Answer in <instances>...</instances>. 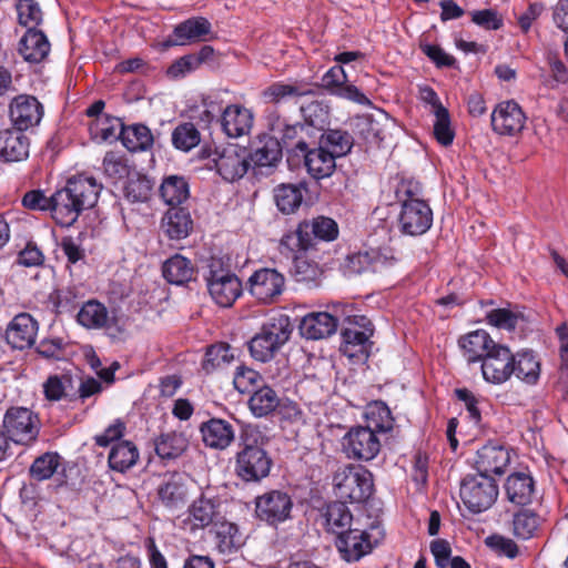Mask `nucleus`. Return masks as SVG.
<instances>
[{
  "label": "nucleus",
  "mask_w": 568,
  "mask_h": 568,
  "mask_svg": "<svg viewBox=\"0 0 568 568\" xmlns=\"http://www.w3.org/2000/svg\"><path fill=\"white\" fill-rule=\"evenodd\" d=\"M102 186L92 176L77 175L52 194L51 215L61 226H71L84 210L95 205Z\"/></svg>",
  "instance_id": "obj_1"
},
{
  "label": "nucleus",
  "mask_w": 568,
  "mask_h": 568,
  "mask_svg": "<svg viewBox=\"0 0 568 568\" xmlns=\"http://www.w3.org/2000/svg\"><path fill=\"white\" fill-rule=\"evenodd\" d=\"M243 449L237 453L235 471L245 481H260L268 476L272 459L263 448L268 438L260 428H243Z\"/></svg>",
  "instance_id": "obj_2"
},
{
  "label": "nucleus",
  "mask_w": 568,
  "mask_h": 568,
  "mask_svg": "<svg viewBox=\"0 0 568 568\" xmlns=\"http://www.w3.org/2000/svg\"><path fill=\"white\" fill-rule=\"evenodd\" d=\"M292 325L285 314H275L267 318L260 332L248 343L252 357L258 362H267L290 339Z\"/></svg>",
  "instance_id": "obj_3"
},
{
  "label": "nucleus",
  "mask_w": 568,
  "mask_h": 568,
  "mask_svg": "<svg viewBox=\"0 0 568 568\" xmlns=\"http://www.w3.org/2000/svg\"><path fill=\"white\" fill-rule=\"evenodd\" d=\"M335 495L351 503H365L374 491L373 474L363 466L348 465L333 477Z\"/></svg>",
  "instance_id": "obj_4"
},
{
  "label": "nucleus",
  "mask_w": 568,
  "mask_h": 568,
  "mask_svg": "<svg viewBox=\"0 0 568 568\" xmlns=\"http://www.w3.org/2000/svg\"><path fill=\"white\" fill-rule=\"evenodd\" d=\"M459 494L470 513L480 514L496 503L499 489L491 476L468 474L462 480Z\"/></svg>",
  "instance_id": "obj_5"
},
{
  "label": "nucleus",
  "mask_w": 568,
  "mask_h": 568,
  "mask_svg": "<svg viewBox=\"0 0 568 568\" xmlns=\"http://www.w3.org/2000/svg\"><path fill=\"white\" fill-rule=\"evenodd\" d=\"M402 193L407 195L403 200L402 210L399 213V227L400 231L410 236H417L426 233L433 223V211L429 205L414 196V191L407 189L405 184L397 191V195Z\"/></svg>",
  "instance_id": "obj_6"
},
{
  "label": "nucleus",
  "mask_w": 568,
  "mask_h": 568,
  "mask_svg": "<svg viewBox=\"0 0 568 568\" xmlns=\"http://www.w3.org/2000/svg\"><path fill=\"white\" fill-rule=\"evenodd\" d=\"M120 428H105L102 435L95 436V444L100 447L111 446L108 463L112 470L125 473L136 465L140 453L136 445L122 438Z\"/></svg>",
  "instance_id": "obj_7"
},
{
  "label": "nucleus",
  "mask_w": 568,
  "mask_h": 568,
  "mask_svg": "<svg viewBox=\"0 0 568 568\" xmlns=\"http://www.w3.org/2000/svg\"><path fill=\"white\" fill-rule=\"evenodd\" d=\"M206 158L227 182L243 178L248 169V154L244 148L236 144L215 146L209 150Z\"/></svg>",
  "instance_id": "obj_8"
},
{
  "label": "nucleus",
  "mask_w": 568,
  "mask_h": 568,
  "mask_svg": "<svg viewBox=\"0 0 568 568\" xmlns=\"http://www.w3.org/2000/svg\"><path fill=\"white\" fill-rule=\"evenodd\" d=\"M84 486L83 469L75 462L65 460L48 485V490L58 501L72 503L79 499Z\"/></svg>",
  "instance_id": "obj_9"
},
{
  "label": "nucleus",
  "mask_w": 568,
  "mask_h": 568,
  "mask_svg": "<svg viewBox=\"0 0 568 568\" xmlns=\"http://www.w3.org/2000/svg\"><path fill=\"white\" fill-rule=\"evenodd\" d=\"M293 499L287 491L268 490L255 498V516L268 526L277 527L291 518Z\"/></svg>",
  "instance_id": "obj_10"
},
{
  "label": "nucleus",
  "mask_w": 568,
  "mask_h": 568,
  "mask_svg": "<svg viewBox=\"0 0 568 568\" xmlns=\"http://www.w3.org/2000/svg\"><path fill=\"white\" fill-rule=\"evenodd\" d=\"M77 320L85 328L106 329L109 336L114 339H125L128 337L124 325L112 317L108 308L95 300L88 301L81 306Z\"/></svg>",
  "instance_id": "obj_11"
},
{
  "label": "nucleus",
  "mask_w": 568,
  "mask_h": 568,
  "mask_svg": "<svg viewBox=\"0 0 568 568\" xmlns=\"http://www.w3.org/2000/svg\"><path fill=\"white\" fill-rule=\"evenodd\" d=\"M247 288L257 302L272 304L285 290V276L276 268L262 267L248 277Z\"/></svg>",
  "instance_id": "obj_12"
},
{
  "label": "nucleus",
  "mask_w": 568,
  "mask_h": 568,
  "mask_svg": "<svg viewBox=\"0 0 568 568\" xmlns=\"http://www.w3.org/2000/svg\"><path fill=\"white\" fill-rule=\"evenodd\" d=\"M393 428H349L344 437V450L349 458L369 462L381 450L377 433H388Z\"/></svg>",
  "instance_id": "obj_13"
},
{
  "label": "nucleus",
  "mask_w": 568,
  "mask_h": 568,
  "mask_svg": "<svg viewBox=\"0 0 568 568\" xmlns=\"http://www.w3.org/2000/svg\"><path fill=\"white\" fill-rule=\"evenodd\" d=\"M480 363L487 383L500 385L513 376L514 353L507 345L497 343Z\"/></svg>",
  "instance_id": "obj_14"
},
{
  "label": "nucleus",
  "mask_w": 568,
  "mask_h": 568,
  "mask_svg": "<svg viewBox=\"0 0 568 568\" xmlns=\"http://www.w3.org/2000/svg\"><path fill=\"white\" fill-rule=\"evenodd\" d=\"M493 131L499 135L515 136L526 124V114L514 100L498 103L491 112Z\"/></svg>",
  "instance_id": "obj_15"
},
{
  "label": "nucleus",
  "mask_w": 568,
  "mask_h": 568,
  "mask_svg": "<svg viewBox=\"0 0 568 568\" xmlns=\"http://www.w3.org/2000/svg\"><path fill=\"white\" fill-rule=\"evenodd\" d=\"M207 288L214 302L222 307H230L242 294L240 278L225 271H213L207 277Z\"/></svg>",
  "instance_id": "obj_16"
},
{
  "label": "nucleus",
  "mask_w": 568,
  "mask_h": 568,
  "mask_svg": "<svg viewBox=\"0 0 568 568\" xmlns=\"http://www.w3.org/2000/svg\"><path fill=\"white\" fill-rule=\"evenodd\" d=\"M373 333L374 327L368 317L364 315L348 316L347 326L342 331L344 354L353 357L356 352L363 351Z\"/></svg>",
  "instance_id": "obj_17"
},
{
  "label": "nucleus",
  "mask_w": 568,
  "mask_h": 568,
  "mask_svg": "<svg viewBox=\"0 0 568 568\" xmlns=\"http://www.w3.org/2000/svg\"><path fill=\"white\" fill-rule=\"evenodd\" d=\"M504 489L507 500L516 506H528L536 497V481L528 468L509 474Z\"/></svg>",
  "instance_id": "obj_18"
},
{
  "label": "nucleus",
  "mask_w": 568,
  "mask_h": 568,
  "mask_svg": "<svg viewBox=\"0 0 568 568\" xmlns=\"http://www.w3.org/2000/svg\"><path fill=\"white\" fill-rule=\"evenodd\" d=\"M334 545L341 558L348 562L358 561L374 548L371 535L367 531L352 527L346 532L335 537Z\"/></svg>",
  "instance_id": "obj_19"
},
{
  "label": "nucleus",
  "mask_w": 568,
  "mask_h": 568,
  "mask_svg": "<svg viewBox=\"0 0 568 568\" xmlns=\"http://www.w3.org/2000/svg\"><path fill=\"white\" fill-rule=\"evenodd\" d=\"M43 116V106L37 98L20 94L10 103V118L16 129L26 131L38 125Z\"/></svg>",
  "instance_id": "obj_20"
},
{
  "label": "nucleus",
  "mask_w": 568,
  "mask_h": 568,
  "mask_svg": "<svg viewBox=\"0 0 568 568\" xmlns=\"http://www.w3.org/2000/svg\"><path fill=\"white\" fill-rule=\"evenodd\" d=\"M320 519L327 534L338 537L352 527L354 517L345 501L332 500L320 508Z\"/></svg>",
  "instance_id": "obj_21"
},
{
  "label": "nucleus",
  "mask_w": 568,
  "mask_h": 568,
  "mask_svg": "<svg viewBox=\"0 0 568 568\" xmlns=\"http://www.w3.org/2000/svg\"><path fill=\"white\" fill-rule=\"evenodd\" d=\"M254 122V114L251 109L241 104L225 106L221 114V128L232 139L247 135Z\"/></svg>",
  "instance_id": "obj_22"
},
{
  "label": "nucleus",
  "mask_w": 568,
  "mask_h": 568,
  "mask_svg": "<svg viewBox=\"0 0 568 568\" xmlns=\"http://www.w3.org/2000/svg\"><path fill=\"white\" fill-rule=\"evenodd\" d=\"M510 450L501 445L487 444L477 452L476 469L478 475H501L510 465Z\"/></svg>",
  "instance_id": "obj_23"
},
{
  "label": "nucleus",
  "mask_w": 568,
  "mask_h": 568,
  "mask_svg": "<svg viewBox=\"0 0 568 568\" xmlns=\"http://www.w3.org/2000/svg\"><path fill=\"white\" fill-rule=\"evenodd\" d=\"M38 334V322L27 313L16 315L6 331L8 344L17 349L31 347Z\"/></svg>",
  "instance_id": "obj_24"
},
{
  "label": "nucleus",
  "mask_w": 568,
  "mask_h": 568,
  "mask_svg": "<svg viewBox=\"0 0 568 568\" xmlns=\"http://www.w3.org/2000/svg\"><path fill=\"white\" fill-rule=\"evenodd\" d=\"M296 149L304 153L305 165L314 179H325L333 174L336 168V158L326 148L321 145L317 149L308 150L305 141L300 140Z\"/></svg>",
  "instance_id": "obj_25"
},
{
  "label": "nucleus",
  "mask_w": 568,
  "mask_h": 568,
  "mask_svg": "<svg viewBox=\"0 0 568 568\" xmlns=\"http://www.w3.org/2000/svg\"><path fill=\"white\" fill-rule=\"evenodd\" d=\"M338 326V318L327 312H313L305 315L300 323L301 335L307 339H322L333 335Z\"/></svg>",
  "instance_id": "obj_26"
},
{
  "label": "nucleus",
  "mask_w": 568,
  "mask_h": 568,
  "mask_svg": "<svg viewBox=\"0 0 568 568\" xmlns=\"http://www.w3.org/2000/svg\"><path fill=\"white\" fill-rule=\"evenodd\" d=\"M158 495L166 508L172 510L182 508L186 503L187 496L184 474H165L158 488Z\"/></svg>",
  "instance_id": "obj_27"
},
{
  "label": "nucleus",
  "mask_w": 568,
  "mask_h": 568,
  "mask_svg": "<svg viewBox=\"0 0 568 568\" xmlns=\"http://www.w3.org/2000/svg\"><path fill=\"white\" fill-rule=\"evenodd\" d=\"M496 344L485 329L469 332L458 339L463 356L468 363L481 362Z\"/></svg>",
  "instance_id": "obj_28"
},
{
  "label": "nucleus",
  "mask_w": 568,
  "mask_h": 568,
  "mask_svg": "<svg viewBox=\"0 0 568 568\" xmlns=\"http://www.w3.org/2000/svg\"><path fill=\"white\" fill-rule=\"evenodd\" d=\"M19 52L30 63H39L50 52V42L47 36L38 29H29L19 42Z\"/></svg>",
  "instance_id": "obj_29"
},
{
  "label": "nucleus",
  "mask_w": 568,
  "mask_h": 568,
  "mask_svg": "<svg viewBox=\"0 0 568 568\" xmlns=\"http://www.w3.org/2000/svg\"><path fill=\"white\" fill-rule=\"evenodd\" d=\"M30 142L19 129L0 133V154L6 161H22L29 155Z\"/></svg>",
  "instance_id": "obj_30"
},
{
  "label": "nucleus",
  "mask_w": 568,
  "mask_h": 568,
  "mask_svg": "<svg viewBox=\"0 0 568 568\" xmlns=\"http://www.w3.org/2000/svg\"><path fill=\"white\" fill-rule=\"evenodd\" d=\"M513 375L527 385L537 384L540 377V362L531 351H520L514 354Z\"/></svg>",
  "instance_id": "obj_31"
},
{
  "label": "nucleus",
  "mask_w": 568,
  "mask_h": 568,
  "mask_svg": "<svg viewBox=\"0 0 568 568\" xmlns=\"http://www.w3.org/2000/svg\"><path fill=\"white\" fill-rule=\"evenodd\" d=\"M65 460L58 452H45L34 458L29 476L36 481L52 480Z\"/></svg>",
  "instance_id": "obj_32"
},
{
  "label": "nucleus",
  "mask_w": 568,
  "mask_h": 568,
  "mask_svg": "<svg viewBox=\"0 0 568 568\" xmlns=\"http://www.w3.org/2000/svg\"><path fill=\"white\" fill-rule=\"evenodd\" d=\"M301 232L311 240V246L315 241H333L338 235V226L333 219L317 216L311 221L301 222Z\"/></svg>",
  "instance_id": "obj_33"
},
{
  "label": "nucleus",
  "mask_w": 568,
  "mask_h": 568,
  "mask_svg": "<svg viewBox=\"0 0 568 568\" xmlns=\"http://www.w3.org/2000/svg\"><path fill=\"white\" fill-rule=\"evenodd\" d=\"M311 93H313L312 88L304 82H275L263 91V98L270 103H281Z\"/></svg>",
  "instance_id": "obj_34"
},
{
  "label": "nucleus",
  "mask_w": 568,
  "mask_h": 568,
  "mask_svg": "<svg viewBox=\"0 0 568 568\" xmlns=\"http://www.w3.org/2000/svg\"><path fill=\"white\" fill-rule=\"evenodd\" d=\"M162 273L169 283L183 285L193 278L194 266L186 257L175 254L164 262Z\"/></svg>",
  "instance_id": "obj_35"
},
{
  "label": "nucleus",
  "mask_w": 568,
  "mask_h": 568,
  "mask_svg": "<svg viewBox=\"0 0 568 568\" xmlns=\"http://www.w3.org/2000/svg\"><path fill=\"white\" fill-rule=\"evenodd\" d=\"M160 194L166 205H180L190 196L189 183L184 176H166L160 186Z\"/></svg>",
  "instance_id": "obj_36"
},
{
  "label": "nucleus",
  "mask_w": 568,
  "mask_h": 568,
  "mask_svg": "<svg viewBox=\"0 0 568 568\" xmlns=\"http://www.w3.org/2000/svg\"><path fill=\"white\" fill-rule=\"evenodd\" d=\"M256 166H275L282 159V146L276 138L263 136L250 155Z\"/></svg>",
  "instance_id": "obj_37"
},
{
  "label": "nucleus",
  "mask_w": 568,
  "mask_h": 568,
  "mask_svg": "<svg viewBox=\"0 0 568 568\" xmlns=\"http://www.w3.org/2000/svg\"><path fill=\"white\" fill-rule=\"evenodd\" d=\"M120 139L131 152L145 151L153 144V135L150 129L143 124L122 128Z\"/></svg>",
  "instance_id": "obj_38"
},
{
  "label": "nucleus",
  "mask_w": 568,
  "mask_h": 568,
  "mask_svg": "<svg viewBox=\"0 0 568 568\" xmlns=\"http://www.w3.org/2000/svg\"><path fill=\"white\" fill-rule=\"evenodd\" d=\"M211 30V23L204 18H192L174 29V44L184 45L189 42L197 41Z\"/></svg>",
  "instance_id": "obj_39"
},
{
  "label": "nucleus",
  "mask_w": 568,
  "mask_h": 568,
  "mask_svg": "<svg viewBox=\"0 0 568 568\" xmlns=\"http://www.w3.org/2000/svg\"><path fill=\"white\" fill-rule=\"evenodd\" d=\"M187 447V439L182 433L171 430L162 434L154 442V449L161 459H174Z\"/></svg>",
  "instance_id": "obj_40"
},
{
  "label": "nucleus",
  "mask_w": 568,
  "mask_h": 568,
  "mask_svg": "<svg viewBox=\"0 0 568 568\" xmlns=\"http://www.w3.org/2000/svg\"><path fill=\"white\" fill-rule=\"evenodd\" d=\"M162 226L170 239L181 240L189 235L192 220L184 210H170L163 219Z\"/></svg>",
  "instance_id": "obj_41"
},
{
  "label": "nucleus",
  "mask_w": 568,
  "mask_h": 568,
  "mask_svg": "<svg viewBox=\"0 0 568 568\" xmlns=\"http://www.w3.org/2000/svg\"><path fill=\"white\" fill-rule=\"evenodd\" d=\"M274 199L281 212L293 213L303 202V189L296 184H281L274 189Z\"/></svg>",
  "instance_id": "obj_42"
},
{
  "label": "nucleus",
  "mask_w": 568,
  "mask_h": 568,
  "mask_svg": "<svg viewBox=\"0 0 568 568\" xmlns=\"http://www.w3.org/2000/svg\"><path fill=\"white\" fill-rule=\"evenodd\" d=\"M122 128L124 126L119 119L101 115L90 124V134L93 140L111 142L120 138Z\"/></svg>",
  "instance_id": "obj_43"
},
{
  "label": "nucleus",
  "mask_w": 568,
  "mask_h": 568,
  "mask_svg": "<svg viewBox=\"0 0 568 568\" xmlns=\"http://www.w3.org/2000/svg\"><path fill=\"white\" fill-rule=\"evenodd\" d=\"M301 112L305 121V130L310 128L323 132L328 124V108L322 101L313 100L301 106Z\"/></svg>",
  "instance_id": "obj_44"
},
{
  "label": "nucleus",
  "mask_w": 568,
  "mask_h": 568,
  "mask_svg": "<svg viewBox=\"0 0 568 568\" xmlns=\"http://www.w3.org/2000/svg\"><path fill=\"white\" fill-rule=\"evenodd\" d=\"M278 400L276 393L271 387L263 386L254 390L248 405L256 417H263L277 407Z\"/></svg>",
  "instance_id": "obj_45"
},
{
  "label": "nucleus",
  "mask_w": 568,
  "mask_h": 568,
  "mask_svg": "<svg viewBox=\"0 0 568 568\" xmlns=\"http://www.w3.org/2000/svg\"><path fill=\"white\" fill-rule=\"evenodd\" d=\"M217 505L214 500L201 497L194 500L189 508L190 518L193 520L194 528H205L213 524L217 516Z\"/></svg>",
  "instance_id": "obj_46"
},
{
  "label": "nucleus",
  "mask_w": 568,
  "mask_h": 568,
  "mask_svg": "<svg viewBox=\"0 0 568 568\" xmlns=\"http://www.w3.org/2000/svg\"><path fill=\"white\" fill-rule=\"evenodd\" d=\"M214 538L216 547L222 554L233 552L241 544L237 526L227 521L215 525Z\"/></svg>",
  "instance_id": "obj_47"
},
{
  "label": "nucleus",
  "mask_w": 568,
  "mask_h": 568,
  "mask_svg": "<svg viewBox=\"0 0 568 568\" xmlns=\"http://www.w3.org/2000/svg\"><path fill=\"white\" fill-rule=\"evenodd\" d=\"M539 526L537 514L529 509H521L513 517V534L516 538L527 540L534 537Z\"/></svg>",
  "instance_id": "obj_48"
},
{
  "label": "nucleus",
  "mask_w": 568,
  "mask_h": 568,
  "mask_svg": "<svg viewBox=\"0 0 568 568\" xmlns=\"http://www.w3.org/2000/svg\"><path fill=\"white\" fill-rule=\"evenodd\" d=\"M322 148H326L336 159L346 155L353 145L352 138L343 131L331 130L321 134Z\"/></svg>",
  "instance_id": "obj_49"
},
{
  "label": "nucleus",
  "mask_w": 568,
  "mask_h": 568,
  "mask_svg": "<svg viewBox=\"0 0 568 568\" xmlns=\"http://www.w3.org/2000/svg\"><path fill=\"white\" fill-rule=\"evenodd\" d=\"M201 135L193 123L179 124L172 132V143L175 149L189 152L199 145Z\"/></svg>",
  "instance_id": "obj_50"
},
{
  "label": "nucleus",
  "mask_w": 568,
  "mask_h": 568,
  "mask_svg": "<svg viewBox=\"0 0 568 568\" xmlns=\"http://www.w3.org/2000/svg\"><path fill=\"white\" fill-rule=\"evenodd\" d=\"M310 247H312L311 240L301 232V223L295 231L283 235L280 242L281 253L287 257H295L297 252L307 251Z\"/></svg>",
  "instance_id": "obj_51"
},
{
  "label": "nucleus",
  "mask_w": 568,
  "mask_h": 568,
  "mask_svg": "<svg viewBox=\"0 0 568 568\" xmlns=\"http://www.w3.org/2000/svg\"><path fill=\"white\" fill-rule=\"evenodd\" d=\"M18 21L29 29H37L42 21V11L33 0H19L16 4Z\"/></svg>",
  "instance_id": "obj_52"
},
{
  "label": "nucleus",
  "mask_w": 568,
  "mask_h": 568,
  "mask_svg": "<svg viewBox=\"0 0 568 568\" xmlns=\"http://www.w3.org/2000/svg\"><path fill=\"white\" fill-rule=\"evenodd\" d=\"M151 181L146 176L136 174L128 180L124 194L131 202H145L151 195Z\"/></svg>",
  "instance_id": "obj_53"
},
{
  "label": "nucleus",
  "mask_w": 568,
  "mask_h": 568,
  "mask_svg": "<svg viewBox=\"0 0 568 568\" xmlns=\"http://www.w3.org/2000/svg\"><path fill=\"white\" fill-rule=\"evenodd\" d=\"M520 317L519 313L508 308H494L486 313V321L490 326L506 331H514Z\"/></svg>",
  "instance_id": "obj_54"
},
{
  "label": "nucleus",
  "mask_w": 568,
  "mask_h": 568,
  "mask_svg": "<svg viewBox=\"0 0 568 568\" xmlns=\"http://www.w3.org/2000/svg\"><path fill=\"white\" fill-rule=\"evenodd\" d=\"M205 446L214 449H225L234 439L232 428H200Z\"/></svg>",
  "instance_id": "obj_55"
},
{
  "label": "nucleus",
  "mask_w": 568,
  "mask_h": 568,
  "mask_svg": "<svg viewBox=\"0 0 568 568\" xmlns=\"http://www.w3.org/2000/svg\"><path fill=\"white\" fill-rule=\"evenodd\" d=\"M366 426H389L393 420L390 409L382 400H374L366 405L364 410Z\"/></svg>",
  "instance_id": "obj_56"
},
{
  "label": "nucleus",
  "mask_w": 568,
  "mask_h": 568,
  "mask_svg": "<svg viewBox=\"0 0 568 568\" xmlns=\"http://www.w3.org/2000/svg\"><path fill=\"white\" fill-rule=\"evenodd\" d=\"M434 120V136L444 146L453 143L455 133L450 125V118L447 109H439V112L433 114Z\"/></svg>",
  "instance_id": "obj_57"
},
{
  "label": "nucleus",
  "mask_w": 568,
  "mask_h": 568,
  "mask_svg": "<svg viewBox=\"0 0 568 568\" xmlns=\"http://www.w3.org/2000/svg\"><path fill=\"white\" fill-rule=\"evenodd\" d=\"M261 375L248 367L239 366L233 376L234 387L242 394L251 393L258 387Z\"/></svg>",
  "instance_id": "obj_58"
},
{
  "label": "nucleus",
  "mask_w": 568,
  "mask_h": 568,
  "mask_svg": "<svg viewBox=\"0 0 568 568\" xmlns=\"http://www.w3.org/2000/svg\"><path fill=\"white\" fill-rule=\"evenodd\" d=\"M342 270L346 276L371 272L369 251L348 255L342 265Z\"/></svg>",
  "instance_id": "obj_59"
},
{
  "label": "nucleus",
  "mask_w": 568,
  "mask_h": 568,
  "mask_svg": "<svg viewBox=\"0 0 568 568\" xmlns=\"http://www.w3.org/2000/svg\"><path fill=\"white\" fill-rule=\"evenodd\" d=\"M38 416L27 407H11L3 418V426H36Z\"/></svg>",
  "instance_id": "obj_60"
},
{
  "label": "nucleus",
  "mask_w": 568,
  "mask_h": 568,
  "mask_svg": "<svg viewBox=\"0 0 568 568\" xmlns=\"http://www.w3.org/2000/svg\"><path fill=\"white\" fill-rule=\"evenodd\" d=\"M419 48L437 68H450L456 64V59L444 51L439 45L420 42Z\"/></svg>",
  "instance_id": "obj_61"
},
{
  "label": "nucleus",
  "mask_w": 568,
  "mask_h": 568,
  "mask_svg": "<svg viewBox=\"0 0 568 568\" xmlns=\"http://www.w3.org/2000/svg\"><path fill=\"white\" fill-rule=\"evenodd\" d=\"M69 376H50L43 384V392L49 400H60L64 395L67 387L70 385Z\"/></svg>",
  "instance_id": "obj_62"
},
{
  "label": "nucleus",
  "mask_w": 568,
  "mask_h": 568,
  "mask_svg": "<svg viewBox=\"0 0 568 568\" xmlns=\"http://www.w3.org/2000/svg\"><path fill=\"white\" fill-rule=\"evenodd\" d=\"M369 260L371 272L374 273L383 272L394 266L397 262V257L390 248L369 250Z\"/></svg>",
  "instance_id": "obj_63"
},
{
  "label": "nucleus",
  "mask_w": 568,
  "mask_h": 568,
  "mask_svg": "<svg viewBox=\"0 0 568 568\" xmlns=\"http://www.w3.org/2000/svg\"><path fill=\"white\" fill-rule=\"evenodd\" d=\"M471 21L487 30H497L501 27L503 20L498 16V13L493 9H484L473 11L470 13Z\"/></svg>",
  "instance_id": "obj_64"
}]
</instances>
